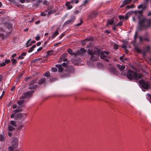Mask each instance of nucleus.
<instances>
[{"instance_id":"obj_6","label":"nucleus","mask_w":151,"mask_h":151,"mask_svg":"<svg viewBox=\"0 0 151 151\" xmlns=\"http://www.w3.org/2000/svg\"><path fill=\"white\" fill-rule=\"evenodd\" d=\"M35 91L34 90H31L26 92L23 94L22 96L20 99H26L30 96H31L32 94Z\"/></svg>"},{"instance_id":"obj_11","label":"nucleus","mask_w":151,"mask_h":151,"mask_svg":"<svg viewBox=\"0 0 151 151\" xmlns=\"http://www.w3.org/2000/svg\"><path fill=\"white\" fill-rule=\"evenodd\" d=\"M88 54L90 55L91 56L94 55H96L97 53V51L94 50L93 49H88Z\"/></svg>"},{"instance_id":"obj_59","label":"nucleus","mask_w":151,"mask_h":151,"mask_svg":"<svg viewBox=\"0 0 151 151\" xmlns=\"http://www.w3.org/2000/svg\"><path fill=\"white\" fill-rule=\"evenodd\" d=\"M65 34L64 33L61 34L60 35V36L59 37V38L60 39L62 38L64 35Z\"/></svg>"},{"instance_id":"obj_19","label":"nucleus","mask_w":151,"mask_h":151,"mask_svg":"<svg viewBox=\"0 0 151 151\" xmlns=\"http://www.w3.org/2000/svg\"><path fill=\"white\" fill-rule=\"evenodd\" d=\"M114 21L113 19H112L110 20L108 19L107 21L106 22L107 27H108L109 25H112L114 24Z\"/></svg>"},{"instance_id":"obj_37","label":"nucleus","mask_w":151,"mask_h":151,"mask_svg":"<svg viewBox=\"0 0 151 151\" xmlns=\"http://www.w3.org/2000/svg\"><path fill=\"white\" fill-rule=\"evenodd\" d=\"M54 51L53 50L49 51L47 52V56H50L52 55V52Z\"/></svg>"},{"instance_id":"obj_3","label":"nucleus","mask_w":151,"mask_h":151,"mask_svg":"<svg viewBox=\"0 0 151 151\" xmlns=\"http://www.w3.org/2000/svg\"><path fill=\"white\" fill-rule=\"evenodd\" d=\"M97 54L99 55V56L101 59H104V58H110V57L106 56L105 54L108 55L109 53V52L108 51H103L100 49H98L97 50Z\"/></svg>"},{"instance_id":"obj_10","label":"nucleus","mask_w":151,"mask_h":151,"mask_svg":"<svg viewBox=\"0 0 151 151\" xmlns=\"http://www.w3.org/2000/svg\"><path fill=\"white\" fill-rule=\"evenodd\" d=\"M15 119H24V116L21 113H18L15 116Z\"/></svg>"},{"instance_id":"obj_51","label":"nucleus","mask_w":151,"mask_h":151,"mask_svg":"<svg viewBox=\"0 0 151 151\" xmlns=\"http://www.w3.org/2000/svg\"><path fill=\"white\" fill-rule=\"evenodd\" d=\"M128 62V59L127 58H124L123 60L122 61V62L124 63H126Z\"/></svg>"},{"instance_id":"obj_1","label":"nucleus","mask_w":151,"mask_h":151,"mask_svg":"<svg viewBox=\"0 0 151 151\" xmlns=\"http://www.w3.org/2000/svg\"><path fill=\"white\" fill-rule=\"evenodd\" d=\"M143 12L142 10L136 11L134 13L136 16L137 15V18L139 19L138 23V29L139 31H141L143 29H147L150 27L151 25V18L148 19L143 16Z\"/></svg>"},{"instance_id":"obj_32","label":"nucleus","mask_w":151,"mask_h":151,"mask_svg":"<svg viewBox=\"0 0 151 151\" xmlns=\"http://www.w3.org/2000/svg\"><path fill=\"white\" fill-rule=\"evenodd\" d=\"M37 79L33 80L30 83H29V86H32L37 81Z\"/></svg>"},{"instance_id":"obj_62","label":"nucleus","mask_w":151,"mask_h":151,"mask_svg":"<svg viewBox=\"0 0 151 151\" xmlns=\"http://www.w3.org/2000/svg\"><path fill=\"white\" fill-rule=\"evenodd\" d=\"M31 40V39H30L29 40H28V41H27V42L26 43V45H27V46L29 44V43L30 42V41Z\"/></svg>"},{"instance_id":"obj_25","label":"nucleus","mask_w":151,"mask_h":151,"mask_svg":"<svg viewBox=\"0 0 151 151\" xmlns=\"http://www.w3.org/2000/svg\"><path fill=\"white\" fill-rule=\"evenodd\" d=\"M58 29H57V30L55 32H54L52 35V37L54 38L56 36H57L59 34V32L58 31Z\"/></svg>"},{"instance_id":"obj_45","label":"nucleus","mask_w":151,"mask_h":151,"mask_svg":"<svg viewBox=\"0 0 151 151\" xmlns=\"http://www.w3.org/2000/svg\"><path fill=\"white\" fill-rule=\"evenodd\" d=\"M83 22V21L81 18L80 19V23H79L75 25L76 26H79Z\"/></svg>"},{"instance_id":"obj_23","label":"nucleus","mask_w":151,"mask_h":151,"mask_svg":"<svg viewBox=\"0 0 151 151\" xmlns=\"http://www.w3.org/2000/svg\"><path fill=\"white\" fill-rule=\"evenodd\" d=\"M65 6L67 7L68 9H70L72 8V6L70 5V3L68 2L65 3Z\"/></svg>"},{"instance_id":"obj_57","label":"nucleus","mask_w":151,"mask_h":151,"mask_svg":"<svg viewBox=\"0 0 151 151\" xmlns=\"http://www.w3.org/2000/svg\"><path fill=\"white\" fill-rule=\"evenodd\" d=\"M32 78L31 77H26L25 78V79H24V81H25V82H27V81L29 79H31V78Z\"/></svg>"},{"instance_id":"obj_52","label":"nucleus","mask_w":151,"mask_h":151,"mask_svg":"<svg viewBox=\"0 0 151 151\" xmlns=\"http://www.w3.org/2000/svg\"><path fill=\"white\" fill-rule=\"evenodd\" d=\"M10 60L9 59H6L5 60L4 62L6 64H8L10 62Z\"/></svg>"},{"instance_id":"obj_22","label":"nucleus","mask_w":151,"mask_h":151,"mask_svg":"<svg viewBox=\"0 0 151 151\" xmlns=\"http://www.w3.org/2000/svg\"><path fill=\"white\" fill-rule=\"evenodd\" d=\"M27 53L25 52H23L19 56L18 58L19 59H22L24 58V56L26 55Z\"/></svg>"},{"instance_id":"obj_13","label":"nucleus","mask_w":151,"mask_h":151,"mask_svg":"<svg viewBox=\"0 0 151 151\" xmlns=\"http://www.w3.org/2000/svg\"><path fill=\"white\" fill-rule=\"evenodd\" d=\"M147 7V5L142 4L138 6H137V8L138 9L142 8V9L141 10L143 12L146 8Z\"/></svg>"},{"instance_id":"obj_43","label":"nucleus","mask_w":151,"mask_h":151,"mask_svg":"<svg viewBox=\"0 0 151 151\" xmlns=\"http://www.w3.org/2000/svg\"><path fill=\"white\" fill-rule=\"evenodd\" d=\"M88 40V39H86L85 40L81 41V43L82 44L83 46H84L86 44V40Z\"/></svg>"},{"instance_id":"obj_36","label":"nucleus","mask_w":151,"mask_h":151,"mask_svg":"<svg viewBox=\"0 0 151 151\" xmlns=\"http://www.w3.org/2000/svg\"><path fill=\"white\" fill-rule=\"evenodd\" d=\"M11 61L12 62V64L13 65H15L17 63V61L15 59L11 58Z\"/></svg>"},{"instance_id":"obj_27","label":"nucleus","mask_w":151,"mask_h":151,"mask_svg":"<svg viewBox=\"0 0 151 151\" xmlns=\"http://www.w3.org/2000/svg\"><path fill=\"white\" fill-rule=\"evenodd\" d=\"M5 136L4 134H0V141H4L5 139Z\"/></svg>"},{"instance_id":"obj_2","label":"nucleus","mask_w":151,"mask_h":151,"mask_svg":"<svg viewBox=\"0 0 151 151\" xmlns=\"http://www.w3.org/2000/svg\"><path fill=\"white\" fill-rule=\"evenodd\" d=\"M124 75H126L127 78L130 80L134 79L137 80L141 78L143 75L140 73H137L136 72L129 70L127 71L126 73H124Z\"/></svg>"},{"instance_id":"obj_5","label":"nucleus","mask_w":151,"mask_h":151,"mask_svg":"<svg viewBox=\"0 0 151 151\" xmlns=\"http://www.w3.org/2000/svg\"><path fill=\"white\" fill-rule=\"evenodd\" d=\"M150 46L149 45H147L145 46L144 48V50L141 51L140 49L138 47H135V50H136L138 52L141 53H142L143 55H145L146 52H148L150 50Z\"/></svg>"},{"instance_id":"obj_41","label":"nucleus","mask_w":151,"mask_h":151,"mask_svg":"<svg viewBox=\"0 0 151 151\" xmlns=\"http://www.w3.org/2000/svg\"><path fill=\"white\" fill-rule=\"evenodd\" d=\"M79 50L82 52L83 55V54L86 52L85 50L83 48H81Z\"/></svg>"},{"instance_id":"obj_33","label":"nucleus","mask_w":151,"mask_h":151,"mask_svg":"<svg viewBox=\"0 0 151 151\" xmlns=\"http://www.w3.org/2000/svg\"><path fill=\"white\" fill-rule=\"evenodd\" d=\"M44 76H45L46 77H47V78H49V77L50 76V74L49 72H46L43 75Z\"/></svg>"},{"instance_id":"obj_31","label":"nucleus","mask_w":151,"mask_h":151,"mask_svg":"<svg viewBox=\"0 0 151 151\" xmlns=\"http://www.w3.org/2000/svg\"><path fill=\"white\" fill-rule=\"evenodd\" d=\"M36 47V45H33V46L29 49V50L28 51V52L30 53L32 52L34 50V48L35 47Z\"/></svg>"},{"instance_id":"obj_53","label":"nucleus","mask_w":151,"mask_h":151,"mask_svg":"<svg viewBox=\"0 0 151 151\" xmlns=\"http://www.w3.org/2000/svg\"><path fill=\"white\" fill-rule=\"evenodd\" d=\"M52 71L53 72H56L57 71V69L55 68H52Z\"/></svg>"},{"instance_id":"obj_4","label":"nucleus","mask_w":151,"mask_h":151,"mask_svg":"<svg viewBox=\"0 0 151 151\" xmlns=\"http://www.w3.org/2000/svg\"><path fill=\"white\" fill-rule=\"evenodd\" d=\"M139 83L141 86L145 89H148L150 86V85L148 81H145L143 80H141L139 81Z\"/></svg>"},{"instance_id":"obj_8","label":"nucleus","mask_w":151,"mask_h":151,"mask_svg":"<svg viewBox=\"0 0 151 151\" xmlns=\"http://www.w3.org/2000/svg\"><path fill=\"white\" fill-rule=\"evenodd\" d=\"M18 138H14L12 142V146L15 148H16L18 144Z\"/></svg>"},{"instance_id":"obj_54","label":"nucleus","mask_w":151,"mask_h":151,"mask_svg":"<svg viewBox=\"0 0 151 151\" xmlns=\"http://www.w3.org/2000/svg\"><path fill=\"white\" fill-rule=\"evenodd\" d=\"M6 65L5 62H3L2 63H1L0 64V67H3L5 66Z\"/></svg>"},{"instance_id":"obj_7","label":"nucleus","mask_w":151,"mask_h":151,"mask_svg":"<svg viewBox=\"0 0 151 151\" xmlns=\"http://www.w3.org/2000/svg\"><path fill=\"white\" fill-rule=\"evenodd\" d=\"M75 19V17L74 16H72L71 17L70 19L68 20L65 22L64 24V26H66L68 24H71L73 23L74 22V20Z\"/></svg>"},{"instance_id":"obj_24","label":"nucleus","mask_w":151,"mask_h":151,"mask_svg":"<svg viewBox=\"0 0 151 151\" xmlns=\"http://www.w3.org/2000/svg\"><path fill=\"white\" fill-rule=\"evenodd\" d=\"M67 51L68 53L71 55H76V53L73 52V51L71 49H68Z\"/></svg>"},{"instance_id":"obj_14","label":"nucleus","mask_w":151,"mask_h":151,"mask_svg":"<svg viewBox=\"0 0 151 151\" xmlns=\"http://www.w3.org/2000/svg\"><path fill=\"white\" fill-rule=\"evenodd\" d=\"M118 18L120 20L122 19H127L129 18L128 13H126L125 16L119 15V16Z\"/></svg>"},{"instance_id":"obj_46","label":"nucleus","mask_w":151,"mask_h":151,"mask_svg":"<svg viewBox=\"0 0 151 151\" xmlns=\"http://www.w3.org/2000/svg\"><path fill=\"white\" fill-rule=\"evenodd\" d=\"M0 37L1 38L2 40H4L5 38V37L4 34L0 33Z\"/></svg>"},{"instance_id":"obj_17","label":"nucleus","mask_w":151,"mask_h":151,"mask_svg":"<svg viewBox=\"0 0 151 151\" xmlns=\"http://www.w3.org/2000/svg\"><path fill=\"white\" fill-rule=\"evenodd\" d=\"M46 78L45 77L41 78L39 81L38 84L39 85H41L42 84L45 83L46 81Z\"/></svg>"},{"instance_id":"obj_39","label":"nucleus","mask_w":151,"mask_h":151,"mask_svg":"<svg viewBox=\"0 0 151 151\" xmlns=\"http://www.w3.org/2000/svg\"><path fill=\"white\" fill-rule=\"evenodd\" d=\"M137 31L135 32L134 36V41L135 42H136V38L137 37Z\"/></svg>"},{"instance_id":"obj_49","label":"nucleus","mask_w":151,"mask_h":151,"mask_svg":"<svg viewBox=\"0 0 151 151\" xmlns=\"http://www.w3.org/2000/svg\"><path fill=\"white\" fill-rule=\"evenodd\" d=\"M22 77V76L19 74L18 76L17 77V79L16 80V81L17 82Z\"/></svg>"},{"instance_id":"obj_61","label":"nucleus","mask_w":151,"mask_h":151,"mask_svg":"<svg viewBox=\"0 0 151 151\" xmlns=\"http://www.w3.org/2000/svg\"><path fill=\"white\" fill-rule=\"evenodd\" d=\"M17 55V54L16 53H14L13 54H12L11 57H10V58L11 59V58H14V57H15L16 55Z\"/></svg>"},{"instance_id":"obj_40","label":"nucleus","mask_w":151,"mask_h":151,"mask_svg":"<svg viewBox=\"0 0 151 151\" xmlns=\"http://www.w3.org/2000/svg\"><path fill=\"white\" fill-rule=\"evenodd\" d=\"M41 58H37L36 59H35L34 60H33L32 61V62L33 63H35L36 62H38L39 61H40V60H41Z\"/></svg>"},{"instance_id":"obj_64","label":"nucleus","mask_w":151,"mask_h":151,"mask_svg":"<svg viewBox=\"0 0 151 151\" xmlns=\"http://www.w3.org/2000/svg\"><path fill=\"white\" fill-rule=\"evenodd\" d=\"M151 16V11H150L148 12V14H147L148 16Z\"/></svg>"},{"instance_id":"obj_38","label":"nucleus","mask_w":151,"mask_h":151,"mask_svg":"<svg viewBox=\"0 0 151 151\" xmlns=\"http://www.w3.org/2000/svg\"><path fill=\"white\" fill-rule=\"evenodd\" d=\"M76 53V55L82 56V55H83V54L79 50L77 51Z\"/></svg>"},{"instance_id":"obj_15","label":"nucleus","mask_w":151,"mask_h":151,"mask_svg":"<svg viewBox=\"0 0 151 151\" xmlns=\"http://www.w3.org/2000/svg\"><path fill=\"white\" fill-rule=\"evenodd\" d=\"M109 70L115 74H116L118 73V71L114 67H111L109 68Z\"/></svg>"},{"instance_id":"obj_26","label":"nucleus","mask_w":151,"mask_h":151,"mask_svg":"<svg viewBox=\"0 0 151 151\" xmlns=\"http://www.w3.org/2000/svg\"><path fill=\"white\" fill-rule=\"evenodd\" d=\"M8 130L12 131L14 130H15V128L11 125H9L8 126Z\"/></svg>"},{"instance_id":"obj_18","label":"nucleus","mask_w":151,"mask_h":151,"mask_svg":"<svg viewBox=\"0 0 151 151\" xmlns=\"http://www.w3.org/2000/svg\"><path fill=\"white\" fill-rule=\"evenodd\" d=\"M55 66L58 69V71L61 72L63 70V68L62 67L61 65H56Z\"/></svg>"},{"instance_id":"obj_12","label":"nucleus","mask_w":151,"mask_h":151,"mask_svg":"<svg viewBox=\"0 0 151 151\" xmlns=\"http://www.w3.org/2000/svg\"><path fill=\"white\" fill-rule=\"evenodd\" d=\"M132 1V0H124L123 2L122 5L120 6V8H122L126 5L129 4Z\"/></svg>"},{"instance_id":"obj_50","label":"nucleus","mask_w":151,"mask_h":151,"mask_svg":"<svg viewBox=\"0 0 151 151\" xmlns=\"http://www.w3.org/2000/svg\"><path fill=\"white\" fill-rule=\"evenodd\" d=\"M36 42V41L35 40H32V41L31 43L29 45L27 46L26 47H29V46L31 45L33 43H35Z\"/></svg>"},{"instance_id":"obj_44","label":"nucleus","mask_w":151,"mask_h":151,"mask_svg":"<svg viewBox=\"0 0 151 151\" xmlns=\"http://www.w3.org/2000/svg\"><path fill=\"white\" fill-rule=\"evenodd\" d=\"M68 64V63L67 62L66 63H63L61 65H62L64 67H66L67 66V65Z\"/></svg>"},{"instance_id":"obj_34","label":"nucleus","mask_w":151,"mask_h":151,"mask_svg":"<svg viewBox=\"0 0 151 151\" xmlns=\"http://www.w3.org/2000/svg\"><path fill=\"white\" fill-rule=\"evenodd\" d=\"M25 102V100H21L18 101H17V104H18L20 105L23 103H24Z\"/></svg>"},{"instance_id":"obj_55","label":"nucleus","mask_w":151,"mask_h":151,"mask_svg":"<svg viewBox=\"0 0 151 151\" xmlns=\"http://www.w3.org/2000/svg\"><path fill=\"white\" fill-rule=\"evenodd\" d=\"M21 111V110L19 109V108H17L15 110L14 112H15V113H16V112H18Z\"/></svg>"},{"instance_id":"obj_21","label":"nucleus","mask_w":151,"mask_h":151,"mask_svg":"<svg viewBox=\"0 0 151 151\" xmlns=\"http://www.w3.org/2000/svg\"><path fill=\"white\" fill-rule=\"evenodd\" d=\"M116 67L119 69V70L122 71L125 68V66L124 65H121L119 64L116 65Z\"/></svg>"},{"instance_id":"obj_58","label":"nucleus","mask_w":151,"mask_h":151,"mask_svg":"<svg viewBox=\"0 0 151 151\" xmlns=\"http://www.w3.org/2000/svg\"><path fill=\"white\" fill-rule=\"evenodd\" d=\"M139 41L140 42H142L143 40V38L141 36H139Z\"/></svg>"},{"instance_id":"obj_29","label":"nucleus","mask_w":151,"mask_h":151,"mask_svg":"<svg viewBox=\"0 0 151 151\" xmlns=\"http://www.w3.org/2000/svg\"><path fill=\"white\" fill-rule=\"evenodd\" d=\"M5 26L8 29H10L12 27L11 24L9 23H5Z\"/></svg>"},{"instance_id":"obj_42","label":"nucleus","mask_w":151,"mask_h":151,"mask_svg":"<svg viewBox=\"0 0 151 151\" xmlns=\"http://www.w3.org/2000/svg\"><path fill=\"white\" fill-rule=\"evenodd\" d=\"M14 148H15V147H14L13 146H9L8 147L9 151H13V150Z\"/></svg>"},{"instance_id":"obj_16","label":"nucleus","mask_w":151,"mask_h":151,"mask_svg":"<svg viewBox=\"0 0 151 151\" xmlns=\"http://www.w3.org/2000/svg\"><path fill=\"white\" fill-rule=\"evenodd\" d=\"M99 59V58L96 55H92L91 56L90 60L93 61H98Z\"/></svg>"},{"instance_id":"obj_9","label":"nucleus","mask_w":151,"mask_h":151,"mask_svg":"<svg viewBox=\"0 0 151 151\" xmlns=\"http://www.w3.org/2000/svg\"><path fill=\"white\" fill-rule=\"evenodd\" d=\"M98 15L96 12H92L88 17V19H92L96 17Z\"/></svg>"},{"instance_id":"obj_20","label":"nucleus","mask_w":151,"mask_h":151,"mask_svg":"<svg viewBox=\"0 0 151 151\" xmlns=\"http://www.w3.org/2000/svg\"><path fill=\"white\" fill-rule=\"evenodd\" d=\"M67 69L68 71L71 73H73L74 71V68L73 66H69L67 67Z\"/></svg>"},{"instance_id":"obj_60","label":"nucleus","mask_w":151,"mask_h":151,"mask_svg":"<svg viewBox=\"0 0 151 151\" xmlns=\"http://www.w3.org/2000/svg\"><path fill=\"white\" fill-rule=\"evenodd\" d=\"M117 27V26H116V24H113V29L114 30H116V27Z\"/></svg>"},{"instance_id":"obj_56","label":"nucleus","mask_w":151,"mask_h":151,"mask_svg":"<svg viewBox=\"0 0 151 151\" xmlns=\"http://www.w3.org/2000/svg\"><path fill=\"white\" fill-rule=\"evenodd\" d=\"M55 12L53 10H51V11H50L48 13V14H49V15H50L51 14H52V13H54Z\"/></svg>"},{"instance_id":"obj_63","label":"nucleus","mask_w":151,"mask_h":151,"mask_svg":"<svg viewBox=\"0 0 151 151\" xmlns=\"http://www.w3.org/2000/svg\"><path fill=\"white\" fill-rule=\"evenodd\" d=\"M35 39L37 41L39 40H40V37L39 36H37L35 37Z\"/></svg>"},{"instance_id":"obj_47","label":"nucleus","mask_w":151,"mask_h":151,"mask_svg":"<svg viewBox=\"0 0 151 151\" xmlns=\"http://www.w3.org/2000/svg\"><path fill=\"white\" fill-rule=\"evenodd\" d=\"M122 25V21H120L118 22L116 24V26H119Z\"/></svg>"},{"instance_id":"obj_30","label":"nucleus","mask_w":151,"mask_h":151,"mask_svg":"<svg viewBox=\"0 0 151 151\" xmlns=\"http://www.w3.org/2000/svg\"><path fill=\"white\" fill-rule=\"evenodd\" d=\"M42 2V0H38L37 1H36V3L34 5L36 6H37L39 5L40 3H41Z\"/></svg>"},{"instance_id":"obj_35","label":"nucleus","mask_w":151,"mask_h":151,"mask_svg":"<svg viewBox=\"0 0 151 151\" xmlns=\"http://www.w3.org/2000/svg\"><path fill=\"white\" fill-rule=\"evenodd\" d=\"M10 124L14 127H17V124L15 121L12 120L10 121Z\"/></svg>"},{"instance_id":"obj_28","label":"nucleus","mask_w":151,"mask_h":151,"mask_svg":"<svg viewBox=\"0 0 151 151\" xmlns=\"http://www.w3.org/2000/svg\"><path fill=\"white\" fill-rule=\"evenodd\" d=\"M29 89L31 90L32 89H36L38 86V85H35L33 86H29Z\"/></svg>"},{"instance_id":"obj_48","label":"nucleus","mask_w":151,"mask_h":151,"mask_svg":"<svg viewBox=\"0 0 151 151\" xmlns=\"http://www.w3.org/2000/svg\"><path fill=\"white\" fill-rule=\"evenodd\" d=\"M24 127V125L21 124L19 125H18L17 129L18 130Z\"/></svg>"}]
</instances>
